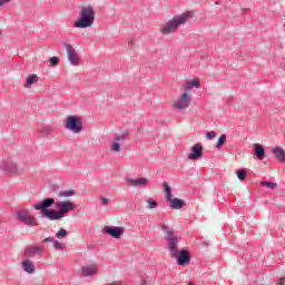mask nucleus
<instances>
[{
	"instance_id": "f257e3e1",
	"label": "nucleus",
	"mask_w": 285,
	"mask_h": 285,
	"mask_svg": "<svg viewBox=\"0 0 285 285\" xmlns=\"http://www.w3.org/2000/svg\"><path fill=\"white\" fill-rule=\"evenodd\" d=\"M33 208L35 210H40L42 217L50 219V222H59V219H63L68 213L76 210L77 205L70 200L55 203V198H46L35 204Z\"/></svg>"
},
{
	"instance_id": "f03ea898",
	"label": "nucleus",
	"mask_w": 285,
	"mask_h": 285,
	"mask_svg": "<svg viewBox=\"0 0 285 285\" xmlns=\"http://www.w3.org/2000/svg\"><path fill=\"white\" fill-rule=\"evenodd\" d=\"M161 230L166 234L165 239L167 240L170 257L176 259L178 266H188V264H190V253L186 249L179 252L177 248V244L180 239L179 236L166 224L161 225Z\"/></svg>"
},
{
	"instance_id": "7ed1b4c3",
	"label": "nucleus",
	"mask_w": 285,
	"mask_h": 285,
	"mask_svg": "<svg viewBox=\"0 0 285 285\" xmlns=\"http://www.w3.org/2000/svg\"><path fill=\"white\" fill-rule=\"evenodd\" d=\"M193 11H186L184 13L174 16L160 26V35H163L164 37L176 35V32L179 30V28H181V26H186L188 21L193 20Z\"/></svg>"
},
{
	"instance_id": "20e7f679",
	"label": "nucleus",
	"mask_w": 285,
	"mask_h": 285,
	"mask_svg": "<svg viewBox=\"0 0 285 285\" xmlns=\"http://www.w3.org/2000/svg\"><path fill=\"white\" fill-rule=\"evenodd\" d=\"M95 23V7L88 4L81 8L79 18L73 22V28H92Z\"/></svg>"
},
{
	"instance_id": "39448f33",
	"label": "nucleus",
	"mask_w": 285,
	"mask_h": 285,
	"mask_svg": "<svg viewBox=\"0 0 285 285\" xmlns=\"http://www.w3.org/2000/svg\"><path fill=\"white\" fill-rule=\"evenodd\" d=\"M66 130L73 132V135H79L83 132V122L78 116H67L63 122Z\"/></svg>"
},
{
	"instance_id": "423d86ee",
	"label": "nucleus",
	"mask_w": 285,
	"mask_h": 285,
	"mask_svg": "<svg viewBox=\"0 0 285 285\" xmlns=\"http://www.w3.org/2000/svg\"><path fill=\"white\" fill-rule=\"evenodd\" d=\"M164 188H165V199L169 206V208H173V210H179L181 208H184V206H186V202L184 199H179V198H174L173 197V191L170 189V186H168V184H164Z\"/></svg>"
},
{
	"instance_id": "0eeeda50",
	"label": "nucleus",
	"mask_w": 285,
	"mask_h": 285,
	"mask_svg": "<svg viewBox=\"0 0 285 285\" xmlns=\"http://www.w3.org/2000/svg\"><path fill=\"white\" fill-rule=\"evenodd\" d=\"M130 134L128 131H124L122 134H117L110 142L109 150L111 153H121V148H124V144L129 139Z\"/></svg>"
},
{
	"instance_id": "6e6552de",
	"label": "nucleus",
	"mask_w": 285,
	"mask_h": 285,
	"mask_svg": "<svg viewBox=\"0 0 285 285\" xmlns=\"http://www.w3.org/2000/svg\"><path fill=\"white\" fill-rule=\"evenodd\" d=\"M191 101L193 95L181 92L180 96H178L174 101L173 108H175V110H187V108H190Z\"/></svg>"
},
{
	"instance_id": "1a4fd4ad",
	"label": "nucleus",
	"mask_w": 285,
	"mask_h": 285,
	"mask_svg": "<svg viewBox=\"0 0 285 285\" xmlns=\"http://www.w3.org/2000/svg\"><path fill=\"white\" fill-rule=\"evenodd\" d=\"M17 218L19 219V222H22V224H26V226H39V223H37V218L30 215V210L28 209L19 210L17 213Z\"/></svg>"
},
{
	"instance_id": "9d476101",
	"label": "nucleus",
	"mask_w": 285,
	"mask_h": 285,
	"mask_svg": "<svg viewBox=\"0 0 285 285\" xmlns=\"http://www.w3.org/2000/svg\"><path fill=\"white\" fill-rule=\"evenodd\" d=\"M125 181L127 186H129V188H146V186H148L149 184V180L147 177H137V178L127 177Z\"/></svg>"
},
{
	"instance_id": "9b49d317",
	"label": "nucleus",
	"mask_w": 285,
	"mask_h": 285,
	"mask_svg": "<svg viewBox=\"0 0 285 285\" xmlns=\"http://www.w3.org/2000/svg\"><path fill=\"white\" fill-rule=\"evenodd\" d=\"M202 157H204V146L202 142H197L190 148V153L187 155V158L190 161H197V159H202Z\"/></svg>"
},
{
	"instance_id": "f8f14e48",
	"label": "nucleus",
	"mask_w": 285,
	"mask_h": 285,
	"mask_svg": "<svg viewBox=\"0 0 285 285\" xmlns=\"http://www.w3.org/2000/svg\"><path fill=\"white\" fill-rule=\"evenodd\" d=\"M67 50V58L71 66H79L81 63V58H79V53H77V50L71 46H66Z\"/></svg>"
},
{
	"instance_id": "ddd939ff",
	"label": "nucleus",
	"mask_w": 285,
	"mask_h": 285,
	"mask_svg": "<svg viewBox=\"0 0 285 285\" xmlns=\"http://www.w3.org/2000/svg\"><path fill=\"white\" fill-rule=\"evenodd\" d=\"M193 88H196V89L202 88V83L199 82V79L195 78V79L185 81L181 85L180 90L184 95H193L190 94Z\"/></svg>"
},
{
	"instance_id": "4468645a",
	"label": "nucleus",
	"mask_w": 285,
	"mask_h": 285,
	"mask_svg": "<svg viewBox=\"0 0 285 285\" xmlns=\"http://www.w3.org/2000/svg\"><path fill=\"white\" fill-rule=\"evenodd\" d=\"M104 233L106 235H109L110 237H114V239H119L124 233H126V229L124 227H117V226H105Z\"/></svg>"
},
{
	"instance_id": "2eb2a0df",
	"label": "nucleus",
	"mask_w": 285,
	"mask_h": 285,
	"mask_svg": "<svg viewBox=\"0 0 285 285\" xmlns=\"http://www.w3.org/2000/svg\"><path fill=\"white\" fill-rule=\"evenodd\" d=\"M41 253H43V248L38 246H29L24 248L22 257L24 259H30V257H35V255H41Z\"/></svg>"
},
{
	"instance_id": "dca6fc26",
	"label": "nucleus",
	"mask_w": 285,
	"mask_h": 285,
	"mask_svg": "<svg viewBox=\"0 0 285 285\" xmlns=\"http://www.w3.org/2000/svg\"><path fill=\"white\" fill-rule=\"evenodd\" d=\"M98 267L95 264L83 266L81 268V275L83 277H92V275H97Z\"/></svg>"
},
{
	"instance_id": "f3484780",
	"label": "nucleus",
	"mask_w": 285,
	"mask_h": 285,
	"mask_svg": "<svg viewBox=\"0 0 285 285\" xmlns=\"http://www.w3.org/2000/svg\"><path fill=\"white\" fill-rule=\"evenodd\" d=\"M272 151L274 157L281 161V164H285V150L282 147H274Z\"/></svg>"
},
{
	"instance_id": "a211bd4d",
	"label": "nucleus",
	"mask_w": 285,
	"mask_h": 285,
	"mask_svg": "<svg viewBox=\"0 0 285 285\" xmlns=\"http://www.w3.org/2000/svg\"><path fill=\"white\" fill-rule=\"evenodd\" d=\"M33 83H39V76L31 73L26 79L24 88H32Z\"/></svg>"
},
{
	"instance_id": "6ab92c4d",
	"label": "nucleus",
	"mask_w": 285,
	"mask_h": 285,
	"mask_svg": "<svg viewBox=\"0 0 285 285\" xmlns=\"http://www.w3.org/2000/svg\"><path fill=\"white\" fill-rule=\"evenodd\" d=\"M22 269L24 271V273H35V263H32V261L30 259L22 261Z\"/></svg>"
},
{
	"instance_id": "aec40b11",
	"label": "nucleus",
	"mask_w": 285,
	"mask_h": 285,
	"mask_svg": "<svg viewBox=\"0 0 285 285\" xmlns=\"http://www.w3.org/2000/svg\"><path fill=\"white\" fill-rule=\"evenodd\" d=\"M254 149H255V155L258 159H264V157H266V151L264 150V147L259 144H255L254 145Z\"/></svg>"
},
{
	"instance_id": "412c9836",
	"label": "nucleus",
	"mask_w": 285,
	"mask_h": 285,
	"mask_svg": "<svg viewBox=\"0 0 285 285\" xmlns=\"http://www.w3.org/2000/svg\"><path fill=\"white\" fill-rule=\"evenodd\" d=\"M40 135H51L52 134V126L45 125L39 129Z\"/></svg>"
},
{
	"instance_id": "4be33fe9",
	"label": "nucleus",
	"mask_w": 285,
	"mask_h": 285,
	"mask_svg": "<svg viewBox=\"0 0 285 285\" xmlns=\"http://www.w3.org/2000/svg\"><path fill=\"white\" fill-rule=\"evenodd\" d=\"M56 237L57 239H66V237H68V230L60 228V230L56 233Z\"/></svg>"
},
{
	"instance_id": "5701e85b",
	"label": "nucleus",
	"mask_w": 285,
	"mask_h": 285,
	"mask_svg": "<svg viewBox=\"0 0 285 285\" xmlns=\"http://www.w3.org/2000/svg\"><path fill=\"white\" fill-rule=\"evenodd\" d=\"M146 202L148 210H153L157 208V206H159V204H157L156 200H154L153 198H148Z\"/></svg>"
},
{
	"instance_id": "b1692460",
	"label": "nucleus",
	"mask_w": 285,
	"mask_h": 285,
	"mask_svg": "<svg viewBox=\"0 0 285 285\" xmlns=\"http://www.w3.org/2000/svg\"><path fill=\"white\" fill-rule=\"evenodd\" d=\"M261 186H266V188H269L271 190H275V188H277V184L272 181H262Z\"/></svg>"
},
{
	"instance_id": "393cba45",
	"label": "nucleus",
	"mask_w": 285,
	"mask_h": 285,
	"mask_svg": "<svg viewBox=\"0 0 285 285\" xmlns=\"http://www.w3.org/2000/svg\"><path fill=\"white\" fill-rule=\"evenodd\" d=\"M236 175H237L239 181H244V179H246V169H238L236 171Z\"/></svg>"
},
{
	"instance_id": "a878e982",
	"label": "nucleus",
	"mask_w": 285,
	"mask_h": 285,
	"mask_svg": "<svg viewBox=\"0 0 285 285\" xmlns=\"http://www.w3.org/2000/svg\"><path fill=\"white\" fill-rule=\"evenodd\" d=\"M224 144H226V135L223 134V135L218 138L216 148H222V146H224Z\"/></svg>"
},
{
	"instance_id": "bb28decb",
	"label": "nucleus",
	"mask_w": 285,
	"mask_h": 285,
	"mask_svg": "<svg viewBox=\"0 0 285 285\" xmlns=\"http://www.w3.org/2000/svg\"><path fill=\"white\" fill-rule=\"evenodd\" d=\"M75 195V190L68 189L60 193V197H72Z\"/></svg>"
},
{
	"instance_id": "cd10ccee",
	"label": "nucleus",
	"mask_w": 285,
	"mask_h": 285,
	"mask_svg": "<svg viewBox=\"0 0 285 285\" xmlns=\"http://www.w3.org/2000/svg\"><path fill=\"white\" fill-rule=\"evenodd\" d=\"M53 248H56V250H63V244H61L59 240H55L53 243Z\"/></svg>"
},
{
	"instance_id": "c85d7f7f",
	"label": "nucleus",
	"mask_w": 285,
	"mask_h": 285,
	"mask_svg": "<svg viewBox=\"0 0 285 285\" xmlns=\"http://www.w3.org/2000/svg\"><path fill=\"white\" fill-rule=\"evenodd\" d=\"M49 62L51 66H58L59 65V58L58 57H51L49 59Z\"/></svg>"
},
{
	"instance_id": "c756f323",
	"label": "nucleus",
	"mask_w": 285,
	"mask_h": 285,
	"mask_svg": "<svg viewBox=\"0 0 285 285\" xmlns=\"http://www.w3.org/2000/svg\"><path fill=\"white\" fill-rule=\"evenodd\" d=\"M206 137H207V139H215L216 137H217V132H215V131H209V132H207L206 134Z\"/></svg>"
},
{
	"instance_id": "7c9ffc66",
	"label": "nucleus",
	"mask_w": 285,
	"mask_h": 285,
	"mask_svg": "<svg viewBox=\"0 0 285 285\" xmlns=\"http://www.w3.org/2000/svg\"><path fill=\"white\" fill-rule=\"evenodd\" d=\"M100 202L102 206H108L110 204V200L104 196L100 197Z\"/></svg>"
},
{
	"instance_id": "2f4dec72",
	"label": "nucleus",
	"mask_w": 285,
	"mask_h": 285,
	"mask_svg": "<svg viewBox=\"0 0 285 285\" xmlns=\"http://www.w3.org/2000/svg\"><path fill=\"white\" fill-rule=\"evenodd\" d=\"M139 285H148V281L146 279V276H140Z\"/></svg>"
},
{
	"instance_id": "473e14b6",
	"label": "nucleus",
	"mask_w": 285,
	"mask_h": 285,
	"mask_svg": "<svg viewBox=\"0 0 285 285\" xmlns=\"http://www.w3.org/2000/svg\"><path fill=\"white\" fill-rule=\"evenodd\" d=\"M57 239L52 238V237H47L43 239V242H50V244H53V242H56Z\"/></svg>"
},
{
	"instance_id": "72a5a7b5",
	"label": "nucleus",
	"mask_w": 285,
	"mask_h": 285,
	"mask_svg": "<svg viewBox=\"0 0 285 285\" xmlns=\"http://www.w3.org/2000/svg\"><path fill=\"white\" fill-rule=\"evenodd\" d=\"M6 3H10V0H0V8H3Z\"/></svg>"
},
{
	"instance_id": "f704fd0d",
	"label": "nucleus",
	"mask_w": 285,
	"mask_h": 285,
	"mask_svg": "<svg viewBox=\"0 0 285 285\" xmlns=\"http://www.w3.org/2000/svg\"><path fill=\"white\" fill-rule=\"evenodd\" d=\"M106 285H124V283H121L120 281H116Z\"/></svg>"
},
{
	"instance_id": "c9c22d12",
	"label": "nucleus",
	"mask_w": 285,
	"mask_h": 285,
	"mask_svg": "<svg viewBox=\"0 0 285 285\" xmlns=\"http://www.w3.org/2000/svg\"><path fill=\"white\" fill-rule=\"evenodd\" d=\"M11 167L13 168V170H17V164L11 163Z\"/></svg>"
},
{
	"instance_id": "e433bc0d",
	"label": "nucleus",
	"mask_w": 285,
	"mask_h": 285,
	"mask_svg": "<svg viewBox=\"0 0 285 285\" xmlns=\"http://www.w3.org/2000/svg\"><path fill=\"white\" fill-rule=\"evenodd\" d=\"M276 285H284V283L281 282V283H277Z\"/></svg>"
},
{
	"instance_id": "4c0bfd02",
	"label": "nucleus",
	"mask_w": 285,
	"mask_h": 285,
	"mask_svg": "<svg viewBox=\"0 0 285 285\" xmlns=\"http://www.w3.org/2000/svg\"><path fill=\"white\" fill-rule=\"evenodd\" d=\"M2 33H3V31H1V29H0V37H1Z\"/></svg>"
}]
</instances>
